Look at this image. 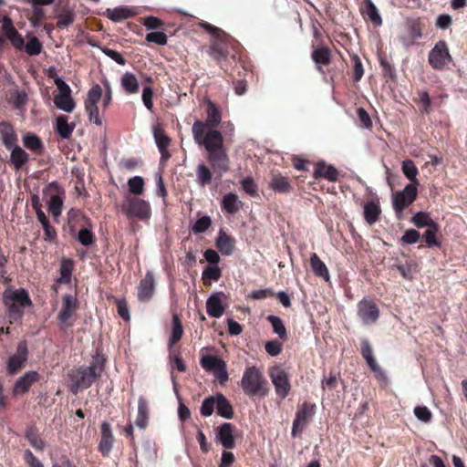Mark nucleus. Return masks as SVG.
I'll return each mask as SVG.
<instances>
[{"mask_svg": "<svg viewBox=\"0 0 467 467\" xmlns=\"http://www.w3.org/2000/svg\"><path fill=\"white\" fill-rule=\"evenodd\" d=\"M193 140L202 145L208 152L207 160L213 171L220 175L227 172L230 168V160L223 146V137L217 130H211L205 133V124L196 120L192 127Z\"/></svg>", "mask_w": 467, "mask_h": 467, "instance_id": "1", "label": "nucleus"}, {"mask_svg": "<svg viewBox=\"0 0 467 467\" xmlns=\"http://www.w3.org/2000/svg\"><path fill=\"white\" fill-rule=\"evenodd\" d=\"M106 359L101 355L93 357L92 361L88 367H79L72 369L68 376L72 382L69 390L77 394L80 389L89 388L104 371Z\"/></svg>", "mask_w": 467, "mask_h": 467, "instance_id": "2", "label": "nucleus"}, {"mask_svg": "<svg viewBox=\"0 0 467 467\" xmlns=\"http://www.w3.org/2000/svg\"><path fill=\"white\" fill-rule=\"evenodd\" d=\"M200 26L212 36L207 49L208 55L215 60L220 67H223V62L225 61L228 57V47L232 36L223 29L207 22L200 23Z\"/></svg>", "mask_w": 467, "mask_h": 467, "instance_id": "3", "label": "nucleus"}, {"mask_svg": "<svg viewBox=\"0 0 467 467\" xmlns=\"http://www.w3.org/2000/svg\"><path fill=\"white\" fill-rule=\"evenodd\" d=\"M240 384L243 391L249 397L265 396L268 393L267 380L255 366L245 368Z\"/></svg>", "mask_w": 467, "mask_h": 467, "instance_id": "4", "label": "nucleus"}, {"mask_svg": "<svg viewBox=\"0 0 467 467\" xmlns=\"http://www.w3.org/2000/svg\"><path fill=\"white\" fill-rule=\"evenodd\" d=\"M121 209L129 219L138 218L145 221L151 216L150 203L137 197L126 196L122 202Z\"/></svg>", "mask_w": 467, "mask_h": 467, "instance_id": "5", "label": "nucleus"}, {"mask_svg": "<svg viewBox=\"0 0 467 467\" xmlns=\"http://www.w3.org/2000/svg\"><path fill=\"white\" fill-rule=\"evenodd\" d=\"M78 305V300L75 296L65 294L62 296L61 308L57 317L60 328H68L74 325Z\"/></svg>", "mask_w": 467, "mask_h": 467, "instance_id": "6", "label": "nucleus"}, {"mask_svg": "<svg viewBox=\"0 0 467 467\" xmlns=\"http://www.w3.org/2000/svg\"><path fill=\"white\" fill-rule=\"evenodd\" d=\"M418 189L415 184H407L405 188L393 194L392 205L398 219L403 216V210L410 206L417 198Z\"/></svg>", "mask_w": 467, "mask_h": 467, "instance_id": "7", "label": "nucleus"}, {"mask_svg": "<svg viewBox=\"0 0 467 467\" xmlns=\"http://www.w3.org/2000/svg\"><path fill=\"white\" fill-rule=\"evenodd\" d=\"M55 84L59 90V93L54 97L55 106L64 112L73 111L75 102L70 96L71 89L69 86L60 78L55 79Z\"/></svg>", "mask_w": 467, "mask_h": 467, "instance_id": "8", "label": "nucleus"}, {"mask_svg": "<svg viewBox=\"0 0 467 467\" xmlns=\"http://www.w3.org/2000/svg\"><path fill=\"white\" fill-rule=\"evenodd\" d=\"M269 376L276 395L282 400L286 398L291 389L288 374L282 368L274 367L270 369Z\"/></svg>", "mask_w": 467, "mask_h": 467, "instance_id": "9", "label": "nucleus"}, {"mask_svg": "<svg viewBox=\"0 0 467 467\" xmlns=\"http://www.w3.org/2000/svg\"><path fill=\"white\" fill-rule=\"evenodd\" d=\"M315 405L304 402L296 413V418L293 421L291 434L293 437H296L301 434L302 431L311 420L315 413Z\"/></svg>", "mask_w": 467, "mask_h": 467, "instance_id": "10", "label": "nucleus"}, {"mask_svg": "<svg viewBox=\"0 0 467 467\" xmlns=\"http://www.w3.org/2000/svg\"><path fill=\"white\" fill-rule=\"evenodd\" d=\"M451 60L446 42L439 41L429 54V63L438 70L443 69Z\"/></svg>", "mask_w": 467, "mask_h": 467, "instance_id": "11", "label": "nucleus"}, {"mask_svg": "<svg viewBox=\"0 0 467 467\" xmlns=\"http://www.w3.org/2000/svg\"><path fill=\"white\" fill-rule=\"evenodd\" d=\"M422 36L420 23L416 19L408 20L404 26V31L399 36V40L405 49L413 46L417 39Z\"/></svg>", "mask_w": 467, "mask_h": 467, "instance_id": "12", "label": "nucleus"}, {"mask_svg": "<svg viewBox=\"0 0 467 467\" xmlns=\"http://www.w3.org/2000/svg\"><path fill=\"white\" fill-rule=\"evenodd\" d=\"M28 358V348L26 341H20L16 351L7 360L6 370L8 374L14 375L22 369Z\"/></svg>", "mask_w": 467, "mask_h": 467, "instance_id": "13", "label": "nucleus"}, {"mask_svg": "<svg viewBox=\"0 0 467 467\" xmlns=\"http://www.w3.org/2000/svg\"><path fill=\"white\" fill-rule=\"evenodd\" d=\"M358 316L365 325L374 324L379 317V310L376 304L364 298L358 304Z\"/></svg>", "mask_w": 467, "mask_h": 467, "instance_id": "14", "label": "nucleus"}, {"mask_svg": "<svg viewBox=\"0 0 467 467\" xmlns=\"http://www.w3.org/2000/svg\"><path fill=\"white\" fill-rule=\"evenodd\" d=\"M154 290L155 277L151 271H148L138 285V299L140 302L150 301L154 294Z\"/></svg>", "mask_w": 467, "mask_h": 467, "instance_id": "15", "label": "nucleus"}, {"mask_svg": "<svg viewBox=\"0 0 467 467\" xmlns=\"http://www.w3.org/2000/svg\"><path fill=\"white\" fill-rule=\"evenodd\" d=\"M234 431V426L230 422H224L219 427V430L215 434V439L224 449H234L235 447Z\"/></svg>", "mask_w": 467, "mask_h": 467, "instance_id": "16", "label": "nucleus"}, {"mask_svg": "<svg viewBox=\"0 0 467 467\" xmlns=\"http://www.w3.org/2000/svg\"><path fill=\"white\" fill-rule=\"evenodd\" d=\"M3 300L4 304H11V302H15L16 305H20L25 307L32 305L28 293L23 288L16 290L5 289L3 293Z\"/></svg>", "mask_w": 467, "mask_h": 467, "instance_id": "17", "label": "nucleus"}, {"mask_svg": "<svg viewBox=\"0 0 467 467\" xmlns=\"http://www.w3.org/2000/svg\"><path fill=\"white\" fill-rule=\"evenodd\" d=\"M39 374L37 371L31 370L26 372L23 376L18 378L14 385V395L24 394L27 392L30 387L38 380Z\"/></svg>", "mask_w": 467, "mask_h": 467, "instance_id": "18", "label": "nucleus"}, {"mask_svg": "<svg viewBox=\"0 0 467 467\" xmlns=\"http://www.w3.org/2000/svg\"><path fill=\"white\" fill-rule=\"evenodd\" d=\"M0 139L7 150L17 145V136L13 126L8 122H0Z\"/></svg>", "mask_w": 467, "mask_h": 467, "instance_id": "19", "label": "nucleus"}, {"mask_svg": "<svg viewBox=\"0 0 467 467\" xmlns=\"http://www.w3.org/2000/svg\"><path fill=\"white\" fill-rule=\"evenodd\" d=\"M114 437L112 434L111 426L108 422L101 424V438L99 444V451L103 455H108L112 449Z\"/></svg>", "mask_w": 467, "mask_h": 467, "instance_id": "20", "label": "nucleus"}, {"mask_svg": "<svg viewBox=\"0 0 467 467\" xmlns=\"http://www.w3.org/2000/svg\"><path fill=\"white\" fill-rule=\"evenodd\" d=\"M361 14L364 18L369 20L374 26H379L382 25L383 21L379 15V9L374 5L372 0H363Z\"/></svg>", "mask_w": 467, "mask_h": 467, "instance_id": "21", "label": "nucleus"}, {"mask_svg": "<svg viewBox=\"0 0 467 467\" xmlns=\"http://www.w3.org/2000/svg\"><path fill=\"white\" fill-rule=\"evenodd\" d=\"M215 244L223 255H231L234 251L235 240L223 230H220Z\"/></svg>", "mask_w": 467, "mask_h": 467, "instance_id": "22", "label": "nucleus"}, {"mask_svg": "<svg viewBox=\"0 0 467 467\" xmlns=\"http://www.w3.org/2000/svg\"><path fill=\"white\" fill-rule=\"evenodd\" d=\"M314 177L316 179L324 178L334 182L338 179V171L332 165H327L324 162H319L315 167Z\"/></svg>", "mask_w": 467, "mask_h": 467, "instance_id": "23", "label": "nucleus"}, {"mask_svg": "<svg viewBox=\"0 0 467 467\" xmlns=\"http://www.w3.org/2000/svg\"><path fill=\"white\" fill-rule=\"evenodd\" d=\"M207 314L214 318H220L224 313L221 298L217 295H212L206 301Z\"/></svg>", "mask_w": 467, "mask_h": 467, "instance_id": "24", "label": "nucleus"}, {"mask_svg": "<svg viewBox=\"0 0 467 467\" xmlns=\"http://www.w3.org/2000/svg\"><path fill=\"white\" fill-rule=\"evenodd\" d=\"M149 403L148 400L140 396L138 400V415L135 420L136 425L140 429H145L148 425Z\"/></svg>", "mask_w": 467, "mask_h": 467, "instance_id": "25", "label": "nucleus"}, {"mask_svg": "<svg viewBox=\"0 0 467 467\" xmlns=\"http://www.w3.org/2000/svg\"><path fill=\"white\" fill-rule=\"evenodd\" d=\"M216 410L221 417L231 420L234 417V409L230 401L222 394H216Z\"/></svg>", "mask_w": 467, "mask_h": 467, "instance_id": "26", "label": "nucleus"}, {"mask_svg": "<svg viewBox=\"0 0 467 467\" xmlns=\"http://www.w3.org/2000/svg\"><path fill=\"white\" fill-rule=\"evenodd\" d=\"M10 162L15 169H20L22 166L26 164L29 161L28 153L18 145L10 149Z\"/></svg>", "mask_w": 467, "mask_h": 467, "instance_id": "27", "label": "nucleus"}, {"mask_svg": "<svg viewBox=\"0 0 467 467\" xmlns=\"http://www.w3.org/2000/svg\"><path fill=\"white\" fill-rule=\"evenodd\" d=\"M312 59L316 63L317 69L323 72L322 67L329 64L331 58L330 50L327 47L316 48L312 53Z\"/></svg>", "mask_w": 467, "mask_h": 467, "instance_id": "28", "label": "nucleus"}, {"mask_svg": "<svg viewBox=\"0 0 467 467\" xmlns=\"http://www.w3.org/2000/svg\"><path fill=\"white\" fill-rule=\"evenodd\" d=\"M120 85L128 94H134L139 91V81L137 77L131 72H125L120 78Z\"/></svg>", "mask_w": 467, "mask_h": 467, "instance_id": "29", "label": "nucleus"}, {"mask_svg": "<svg viewBox=\"0 0 467 467\" xmlns=\"http://www.w3.org/2000/svg\"><path fill=\"white\" fill-rule=\"evenodd\" d=\"M23 144L24 146L35 152V153H42L43 150H44V144L42 142V140H40V138L38 136H36V134L34 133H26L23 136Z\"/></svg>", "mask_w": 467, "mask_h": 467, "instance_id": "30", "label": "nucleus"}, {"mask_svg": "<svg viewBox=\"0 0 467 467\" xmlns=\"http://www.w3.org/2000/svg\"><path fill=\"white\" fill-rule=\"evenodd\" d=\"M381 213V209L379 207V202H368L364 205V219L368 224H374Z\"/></svg>", "mask_w": 467, "mask_h": 467, "instance_id": "31", "label": "nucleus"}, {"mask_svg": "<svg viewBox=\"0 0 467 467\" xmlns=\"http://www.w3.org/2000/svg\"><path fill=\"white\" fill-rule=\"evenodd\" d=\"M310 265L317 276L322 277L325 281L329 280L330 275L328 269L316 253L312 254L310 257Z\"/></svg>", "mask_w": 467, "mask_h": 467, "instance_id": "32", "label": "nucleus"}, {"mask_svg": "<svg viewBox=\"0 0 467 467\" xmlns=\"http://www.w3.org/2000/svg\"><path fill=\"white\" fill-rule=\"evenodd\" d=\"M241 205V201L234 193L229 192L223 197L222 207L230 214L237 213L240 210Z\"/></svg>", "mask_w": 467, "mask_h": 467, "instance_id": "33", "label": "nucleus"}, {"mask_svg": "<svg viewBox=\"0 0 467 467\" xmlns=\"http://www.w3.org/2000/svg\"><path fill=\"white\" fill-rule=\"evenodd\" d=\"M10 101L13 107L20 111H25L26 105L28 101L27 93L25 90L14 89L10 91Z\"/></svg>", "mask_w": 467, "mask_h": 467, "instance_id": "34", "label": "nucleus"}, {"mask_svg": "<svg viewBox=\"0 0 467 467\" xmlns=\"http://www.w3.org/2000/svg\"><path fill=\"white\" fill-rule=\"evenodd\" d=\"M106 13L107 16L114 22H120L135 15V12L131 8L123 6L113 9L109 8Z\"/></svg>", "mask_w": 467, "mask_h": 467, "instance_id": "35", "label": "nucleus"}, {"mask_svg": "<svg viewBox=\"0 0 467 467\" xmlns=\"http://www.w3.org/2000/svg\"><path fill=\"white\" fill-rule=\"evenodd\" d=\"M269 185L273 191L281 193L289 192L291 190L288 179L281 174H274Z\"/></svg>", "mask_w": 467, "mask_h": 467, "instance_id": "36", "label": "nucleus"}, {"mask_svg": "<svg viewBox=\"0 0 467 467\" xmlns=\"http://www.w3.org/2000/svg\"><path fill=\"white\" fill-rule=\"evenodd\" d=\"M153 136L155 142L157 144V147L162 155L164 157V153L166 152V149L169 147L171 140L170 138L165 134L162 129H161L159 126L153 127Z\"/></svg>", "mask_w": 467, "mask_h": 467, "instance_id": "37", "label": "nucleus"}, {"mask_svg": "<svg viewBox=\"0 0 467 467\" xmlns=\"http://www.w3.org/2000/svg\"><path fill=\"white\" fill-rule=\"evenodd\" d=\"M213 173L211 170L204 164L199 163L196 168V182L197 183L203 187L212 182Z\"/></svg>", "mask_w": 467, "mask_h": 467, "instance_id": "38", "label": "nucleus"}, {"mask_svg": "<svg viewBox=\"0 0 467 467\" xmlns=\"http://www.w3.org/2000/svg\"><path fill=\"white\" fill-rule=\"evenodd\" d=\"M401 170L406 178L410 181V184H415V186L420 184L417 179L418 169L411 160L403 161Z\"/></svg>", "mask_w": 467, "mask_h": 467, "instance_id": "39", "label": "nucleus"}, {"mask_svg": "<svg viewBox=\"0 0 467 467\" xmlns=\"http://www.w3.org/2000/svg\"><path fill=\"white\" fill-rule=\"evenodd\" d=\"M221 122V113L217 107L213 103H208V109H207V119L206 121L203 122L206 127H215L219 125Z\"/></svg>", "mask_w": 467, "mask_h": 467, "instance_id": "40", "label": "nucleus"}, {"mask_svg": "<svg viewBox=\"0 0 467 467\" xmlns=\"http://www.w3.org/2000/svg\"><path fill=\"white\" fill-rule=\"evenodd\" d=\"M59 271L60 276L57 281L62 284L69 283L73 271V261L71 259H63L60 264Z\"/></svg>", "mask_w": 467, "mask_h": 467, "instance_id": "41", "label": "nucleus"}, {"mask_svg": "<svg viewBox=\"0 0 467 467\" xmlns=\"http://www.w3.org/2000/svg\"><path fill=\"white\" fill-rule=\"evenodd\" d=\"M411 223L419 228L431 227L436 223L431 218L430 214L425 212H418L411 218Z\"/></svg>", "mask_w": 467, "mask_h": 467, "instance_id": "42", "label": "nucleus"}, {"mask_svg": "<svg viewBox=\"0 0 467 467\" xmlns=\"http://www.w3.org/2000/svg\"><path fill=\"white\" fill-rule=\"evenodd\" d=\"M74 130V124H69L65 116L57 118V130L61 138L67 139Z\"/></svg>", "mask_w": 467, "mask_h": 467, "instance_id": "43", "label": "nucleus"}, {"mask_svg": "<svg viewBox=\"0 0 467 467\" xmlns=\"http://www.w3.org/2000/svg\"><path fill=\"white\" fill-rule=\"evenodd\" d=\"M222 362L224 361L219 358L218 357L213 355L203 356L200 360V364L202 367V368L210 373L216 369L222 364Z\"/></svg>", "mask_w": 467, "mask_h": 467, "instance_id": "44", "label": "nucleus"}, {"mask_svg": "<svg viewBox=\"0 0 467 467\" xmlns=\"http://www.w3.org/2000/svg\"><path fill=\"white\" fill-rule=\"evenodd\" d=\"M172 323V331L169 340L170 347H172L174 344H176L182 338L183 334V328L177 315L173 316Z\"/></svg>", "mask_w": 467, "mask_h": 467, "instance_id": "45", "label": "nucleus"}, {"mask_svg": "<svg viewBox=\"0 0 467 467\" xmlns=\"http://www.w3.org/2000/svg\"><path fill=\"white\" fill-rule=\"evenodd\" d=\"M102 93L101 87L98 84L94 85L88 92L85 107L98 106L97 104L100 100Z\"/></svg>", "mask_w": 467, "mask_h": 467, "instance_id": "46", "label": "nucleus"}, {"mask_svg": "<svg viewBox=\"0 0 467 467\" xmlns=\"http://www.w3.org/2000/svg\"><path fill=\"white\" fill-rule=\"evenodd\" d=\"M268 321L270 322L274 332L278 335L281 339L286 338V329L285 327L283 320L276 316H268Z\"/></svg>", "mask_w": 467, "mask_h": 467, "instance_id": "47", "label": "nucleus"}, {"mask_svg": "<svg viewBox=\"0 0 467 467\" xmlns=\"http://www.w3.org/2000/svg\"><path fill=\"white\" fill-rule=\"evenodd\" d=\"M439 231V225L437 223L428 227L423 234V238L428 247L441 246V243L436 239V234Z\"/></svg>", "mask_w": 467, "mask_h": 467, "instance_id": "48", "label": "nucleus"}, {"mask_svg": "<svg viewBox=\"0 0 467 467\" xmlns=\"http://www.w3.org/2000/svg\"><path fill=\"white\" fill-rule=\"evenodd\" d=\"M26 438L29 441L30 445L37 451H43L45 442L42 439L37 436V433L34 428H29L26 432Z\"/></svg>", "mask_w": 467, "mask_h": 467, "instance_id": "49", "label": "nucleus"}, {"mask_svg": "<svg viewBox=\"0 0 467 467\" xmlns=\"http://www.w3.org/2000/svg\"><path fill=\"white\" fill-rule=\"evenodd\" d=\"M128 187L130 193L140 195L144 190V181L140 176H134L128 181Z\"/></svg>", "mask_w": 467, "mask_h": 467, "instance_id": "50", "label": "nucleus"}, {"mask_svg": "<svg viewBox=\"0 0 467 467\" xmlns=\"http://www.w3.org/2000/svg\"><path fill=\"white\" fill-rule=\"evenodd\" d=\"M63 201L58 195H52L48 202V212L55 218L61 214Z\"/></svg>", "mask_w": 467, "mask_h": 467, "instance_id": "51", "label": "nucleus"}, {"mask_svg": "<svg viewBox=\"0 0 467 467\" xmlns=\"http://www.w3.org/2000/svg\"><path fill=\"white\" fill-rule=\"evenodd\" d=\"M214 408H216V395L205 398L201 405V414L204 417H209L213 414Z\"/></svg>", "mask_w": 467, "mask_h": 467, "instance_id": "52", "label": "nucleus"}, {"mask_svg": "<svg viewBox=\"0 0 467 467\" xmlns=\"http://www.w3.org/2000/svg\"><path fill=\"white\" fill-rule=\"evenodd\" d=\"M212 224L211 217L203 215L192 226V232L195 234L204 233Z\"/></svg>", "mask_w": 467, "mask_h": 467, "instance_id": "53", "label": "nucleus"}, {"mask_svg": "<svg viewBox=\"0 0 467 467\" xmlns=\"http://www.w3.org/2000/svg\"><path fill=\"white\" fill-rule=\"evenodd\" d=\"M25 50L29 56H36L41 53L42 45L37 37H31L25 46Z\"/></svg>", "mask_w": 467, "mask_h": 467, "instance_id": "54", "label": "nucleus"}, {"mask_svg": "<svg viewBox=\"0 0 467 467\" xmlns=\"http://www.w3.org/2000/svg\"><path fill=\"white\" fill-rule=\"evenodd\" d=\"M414 415L416 418L424 422L429 423L431 420L432 414L426 406H417L414 408Z\"/></svg>", "mask_w": 467, "mask_h": 467, "instance_id": "55", "label": "nucleus"}, {"mask_svg": "<svg viewBox=\"0 0 467 467\" xmlns=\"http://www.w3.org/2000/svg\"><path fill=\"white\" fill-rule=\"evenodd\" d=\"M420 234L415 229H408L403 234L400 241L406 244H414L419 242Z\"/></svg>", "mask_w": 467, "mask_h": 467, "instance_id": "56", "label": "nucleus"}, {"mask_svg": "<svg viewBox=\"0 0 467 467\" xmlns=\"http://www.w3.org/2000/svg\"><path fill=\"white\" fill-rule=\"evenodd\" d=\"M146 40L148 42L156 43L160 46H164L167 44L168 37L164 32H151L146 35Z\"/></svg>", "mask_w": 467, "mask_h": 467, "instance_id": "57", "label": "nucleus"}, {"mask_svg": "<svg viewBox=\"0 0 467 467\" xmlns=\"http://www.w3.org/2000/svg\"><path fill=\"white\" fill-rule=\"evenodd\" d=\"M214 378L219 381L220 384H225L229 379V375L226 369L225 362H222V364L212 372Z\"/></svg>", "mask_w": 467, "mask_h": 467, "instance_id": "58", "label": "nucleus"}, {"mask_svg": "<svg viewBox=\"0 0 467 467\" xmlns=\"http://www.w3.org/2000/svg\"><path fill=\"white\" fill-rule=\"evenodd\" d=\"M75 19V15L71 11H67L66 13L60 14L57 16V26L58 28H65L70 26Z\"/></svg>", "mask_w": 467, "mask_h": 467, "instance_id": "59", "label": "nucleus"}, {"mask_svg": "<svg viewBox=\"0 0 467 467\" xmlns=\"http://www.w3.org/2000/svg\"><path fill=\"white\" fill-rule=\"evenodd\" d=\"M222 275L221 269L215 266H208L202 271V278L218 281Z\"/></svg>", "mask_w": 467, "mask_h": 467, "instance_id": "60", "label": "nucleus"}, {"mask_svg": "<svg viewBox=\"0 0 467 467\" xmlns=\"http://www.w3.org/2000/svg\"><path fill=\"white\" fill-rule=\"evenodd\" d=\"M5 306L7 307L11 318L17 320L22 317L25 306L16 305L15 302L5 304Z\"/></svg>", "mask_w": 467, "mask_h": 467, "instance_id": "61", "label": "nucleus"}, {"mask_svg": "<svg viewBox=\"0 0 467 467\" xmlns=\"http://www.w3.org/2000/svg\"><path fill=\"white\" fill-rule=\"evenodd\" d=\"M78 241L85 246H88L94 242V235L88 229H81L78 234Z\"/></svg>", "mask_w": 467, "mask_h": 467, "instance_id": "62", "label": "nucleus"}, {"mask_svg": "<svg viewBox=\"0 0 467 467\" xmlns=\"http://www.w3.org/2000/svg\"><path fill=\"white\" fill-rule=\"evenodd\" d=\"M244 191L251 196L257 194V186L252 177H247L241 182Z\"/></svg>", "mask_w": 467, "mask_h": 467, "instance_id": "63", "label": "nucleus"}, {"mask_svg": "<svg viewBox=\"0 0 467 467\" xmlns=\"http://www.w3.org/2000/svg\"><path fill=\"white\" fill-rule=\"evenodd\" d=\"M102 51L107 57L114 60L117 64L121 66L126 64V59L121 53L108 47L103 48Z\"/></svg>", "mask_w": 467, "mask_h": 467, "instance_id": "64", "label": "nucleus"}]
</instances>
